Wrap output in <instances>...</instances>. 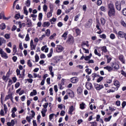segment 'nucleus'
I'll return each instance as SVG.
<instances>
[{
  "instance_id": "nucleus-31",
  "label": "nucleus",
  "mask_w": 126,
  "mask_h": 126,
  "mask_svg": "<svg viewBox=\"0 0 126 126\" xmlns=\"http://www.w3.org/2000/svg\"><path fill=\"white\" fill-rule=\"evenodd\" d=\"M3 107H4V111L5 112V114H6V113H7V106H6V104H3Z\"/></svg>"
},
{
  "instance_id": "nucleus-7",
  "label": "nucleus",
  "mask_w": 126,
  "mask_h": 126,
  "mask_svg": "<svg viewBox=\"0 0 126 126\" xmlns=\"http://www.w3.org/2000/svg\"><path fill=\"white\" fill-rule=\"evenodd\" d=\"M86 87L88 90H91L92 89V87H93V86L91 83L86 82Z\"/></svg>"
},
{
  "instance_id": "nucleus-11",
  "label": "nucleus",
  "mask_w": 126,
  "mask_h": 126,
  "mask_svg": "<svg viewBox=\"0 0 126 126\" xmlns=\"http://www.w3.org/2000/svg\"><path fill=\"white\" fill-rule=\"evenodd\" d=\"M72 83H76L78 82V78L76 77H73L70 79Z\"/></svg>"
},
{
  "instance_id": "nucleus-32",
  "label": "nucleus",
  "mask_w": 126,
  "mask_h": 126,
  "mask_svg": "<svg viewBox=\"0 0 126 126\" xmlns=\"http://www.w3.org/2000/svg\"><path fill=\"white\" fill-rule=\"evenodd\" d=\"M105 57L107 59V63H110V62H111V61H112V58L109 57V56H108V55L105 56Z\"/></svg>"
},
{
  "instance_id": "nucleus-35",
  "label": "nucleus",
  "mask_w": 126,
  "mask_h": 126,
  "mask_svg": "<svg viewBox=\"0 0 126 126\" xmlns=\"http://www.w3.org/2000/svg\"><path fill=\"white\" fill-rule=\"evenodd\" d=\"M111 119H112V116H109L108 118H105L104 121L105 122H110V121H111Z\"/></svg>"
},
{
  "instance_id": "nucleus-64",
  "label": "nucleus",
  "mask_w": 126,
  "mask_h": 126,
  "mask_svg": "<svg viewBox=\"0 0 126 126\" xmlns=\"http://www.w3.org/2000/svg\"><path fill=\"white\" fill-rule=\"evenodd\" d=\"M35 48H36V46H35L34 44L31 45V48L32 50H35Z\"/></svg>"
},
{
  "instance_id": "nucleus-56",
  "label": "nucleus",
  "mask_w": 126,
  "mask_h": 126,
  "mask_svg": "<svg viewBox=\"0 0 126 126\" xmlns=\"http://www.w3.org/2000/svg\"><path fill=\"white\" fill-rule=\"evenodd\" d=\"M103 77H100L99 78L97 79V82H101L102 80H103Z\"/></svg>"
},
{
  "instance_id": "nucleus-61",
  "label": "nucleus",
  "mask_w": 126,
  "mask_h": 126,
  "mask_svg": "<svg viewBox=\"0 0 126 126\" xmlns=\"http://www.w3.org/2000/svg\"><path fill=\"white\" fill-rule=\"evenodd\" d=\"M0 115L1 116H4V111H3V109H1L0 112Z\"/></svg>"
},
{
  "instance_id": "nucleus-13",
  "label": "nucleus",
  "mask_w": 126,
  "mask_h": 126,
  "mask_svg": "<svg viewBox=\"0 0 126 126\" xmlns=\"http://www.w3.org/2000/svg\"><path fill=\"white\" fill-rule=\"evenodd\" d=\"M126 34V33H125L124 32L122 31H120L118 32V36L120 38H124Z\"/></svg>"
},
{
  "instance_id": "nucleus-63",
  "label": "nucleus",
  "mask_w": 126,
  "mask_h": 126,
  "mask_svg": "<svg viewBox=\"0 0 126 126\" xmlns=\"http://www.w3.org/2000/svg\"><path fill=\"white\" fill-rule=\"evenodd\" d=\"M62 13V10L58 9L57 10V15H61V14Z\"/></svg>"
},
{
  "instance_id": "nucleus-1",
  "label": "nucleus",
  "mask_w": 126,
  "mask_h": 126,
  "mask_svg": "<svg viewBox=\"0 0 126 126\" xmlns=\"http://www.w3.org/2000/svg\"><path fill=\"white\" fill-rule=\"evenodd\" d=\"M108 13L109 17H112V16H116V9H113L109 10Z\"/></svg>"
},
{
  "instance_id": "nucleus-42",
  "label": "nucleus",
  "mask_w": 126,
  "mask_h": 126,
  "mask_svg": "<svg viewBox=\"0 0 126 126\" xmlns=\"http://www.w3.org/2000/svg\"><path fill=\"white\" fill-rule=\"evenodd\" d=\"M122 13H123V15H124V16H126V8H124L122 10Z\"/></svg>"
},
{
  "instance_id": "nucleus-40",
  "label": "nucleus",
  "mask_w": 126,
  "mask_h": 126,
  "mask_svg": "<svg viewBox=\"0 0 126 126\" xmlns=\"http://www.w3.org/2000/svg\"><path fill=\"white\" fill-rule=\"evenodd\" d=\"M94 54H95V55H96L97 56H98V57H101V54L98 53V51H97V49L94 50Z\"/></svg>"
},
{
  "instance_id": "nucleus-18",
  "label": "nucleus",
  "mask_w": 126,
  "mask_h": 126,
  "mask_svg": "<svg viewBox=\"0 0 126 126\" xmlns=\"http://www.w3.org/2000/svg\"><path fill=\"white\" fill-rule=\"evenodd\" d=\"M27 25H28V27H31V26H32V23L31 22V20L27 18Z\"/></svg>"
},
{
  "instance_id": "nucleus-10",
  "label": "nucleus",
  "mask_w": 126,
  "mask_h": 126,
  "mask_svg": "<svg viewBox=\"0 0 126 126\" xmlns=\"http://www.w3.org/2000/svg\"><path fill=\"white\" fill-rule=\"evenodd\" d=\"M111 66H112L113 68H114L115 70H118V69L120 68V66L118 65V63H113L112 65H111Z\"/></svg>"
},
{
  "instance_id": "nucleus-12",
  "label": "nucleus",
  "mask_w": 126,
  "mask_h": 126,
  "mask_svg": "<svg viewBox=\"0 0 126 126\" xmlns=\"http://www.w3.org/2000/svg\"><path fill=\"white\" fill-rule=\"evenodd\" d=\"M75 110V107H73V105H72L69 108L68 113L70 115H72V112Z\"/></svg>"
},
{
  "instance_id": "nucleus-45",
  "label": "nucleus",
  "mask_w": 126,
  "mask_h": 126,
  "mask_svg": "<svg viewBox=\"0 0 126 126\" xmlns=\"http://www.w3.org/2000/svg\"><path fill=\"white\" fill-rule=\"evenodd\" d=\"M54 116H55V114L54 113H52L49 115V120L50 121H52V120L53 119V117H54Z\"/></svg>"
},
{
  "instance_id": "nucleus-21",
  "label": "nucleus",
  "mask_w": 126,
  "mask_h": 126,
  "mask_svg": "<svg viewBox=\"0 0 126 126\" xmlns=\"http://www.w3.org/2000/svg\"><path fill=\"white\" fill-rule=\"evenodd\" d=\"M50 22H45L42 24V26L43 27H49V26H50Z\"/></svg>"
},
{
  "instance_id": "nucleus-58",
  "label": "nucleus",
  "mask_w": 126,
  "mask_h": 126,
  "mask_svg": "<svg viewBox=\"0 0 126 126\" xmlns=\"http://www.w3.org/2000/svg\"><path fill=\"white\" fill-rule=\"evenodd\" d=\"M121 24L122 25V26H124V27H126V23L124 21H121Z\"/></svg>"
},
{
  "instance_id": "nucleus-41",
  "label": "nucleus",
  "mask_w": 126,
  "mask_h": 126,
  "mask_svg": "<svg viewBox=\"0 0 126 126\" xmlns=\"http://www.w3.org/2000/svg\"><path fill=\"white\" fill-rule=\"evenodd\" d=\"M38 17H39V21L42 20V18L43 17V14H42V13H40L38 15Z\"/></svg>"
},
{
  "instance_id": "nucleus-36",
  "label": "nucleus",
  "mask_w": 126,
  "mask_h": 126,
  "mask_svg": "<svg viewBox=\"0 0 126 126\" xmlns=\"http://www.w3.org/2000/svg\"><path fill=\"white\" fill-rule=\"evenodd\" d=\"M43 10L44 11L46 12L47 10H48V6L47 5L44 4L43 6Z\"/></svg>"
},
{
  "instance_id": "nucleus-9",
  "label": "nucleus",
  "mask_w": 126,
  "mask_h": 126,
  "mask_svg": "<svg viewBox=\"0 0 126 126\" xmlns=\"http://www.w3.org/2000/svg\"><path fill=\"white\" fill-rule=\"evenodd\" d=\"M114 84L117 87L115 88V90H116V91L118 90V89H119V88L120 86V82H119V81H118V80H114Z\"/></svg>"
},
{
  "instance_id": "nucleus-30",
  "label": "nucleus",
  "mask_w": 126,
  "mask_h": 126,
  "mask_svg": "<svg viewBox=\"0 0 126 126\" xmlns=\"http://www.w3.org/2000/svg\"><path fill=\"white\" fill-rule=\"evenodd\" d=\"M45 33H46V36H47V37H49L50 36V34H51V31H50L49 29H47Z\"/></svg>"
},
{
  "instance_id": "nucleus-8",
  "label": "nucleus",
  "mask_w": 126,
  "mask_h": 126,
  "mask_svg": "<svg viewBox=\"0 0 126 126\" xmlns=\"http://www.w3.org/2000/svg\"><path fill=\"white\" fill-rule=\"evenodd\" d=\"M94 88L96 89V90H101L102 89L104 88V86L102 85L97 84L94 85Z\"/></svg>"
},
{
  "instance_id": "nucleus-48",
  "label": "nucleus",
  "mask_w": 126,
  "mask_h": 126,
  "mask_svg": "<svg viewBox=\"0 0 126 126\" xmlns=\"http://www.w3.org/2000/svg\"><path fill=\"white\" fill-rule=\"evenodd\" d=\"M77 90L78 93H82V89L81 88V87H78Z\"/></svg>"
},
{
  "instance_id": "nucleus-43",
  "label": "nucleus",
  "mask_w": 126,
  "mask_h": 126,
  "mask_svg": "<svg viewBox=\"0 0 126 126\" xmlns=\"http://www.w3.org/2000/svg\"><path fill=\"white\" fill-rule=\"evenodd\" d=\"M100 10H101V11H106V10H107V9L106 8V7H105V6H101L100 7Z\"/></svg>"
},
{
  "instance_id": "nucleus-2",
  "label": "nucleus",
  "mask_w": 126,
  "mask_h": 126,
  "mask_svg": "<svg viewBox=\"0 0 126 126\" xmlns=\"http://www.w3.org/2000/svg\"><path fill=\"white\" fill-rule=\"evenodd\" d=\"M115 8H116L117 10H118V11H121L122 9V6L121 4H120V2H119V1H116Z\"/></svg>"
},
{
  "instance_id": "nucleus-50",
  "label": "nucleus",
  "mask_w": 126,
  "mask_h": 126,
  "mask_svg": "<svg viewBox=\"0 0 126 126\" xmlns=\"http://www.w3.org/2000/svg\"><path fill=\"white\" fill-rule=\"evenodd\" d=\"M56 35H57V34L56 33H53V35H52L50 36V37H49L50 39H54V37H56Z\"/></svg>"
},
{
  "instance_id": "nucleus-55",
  "label": "nucleus",
  "mask_w": 126,
  "mask_h": 126,
  "mask_svg": "<svg viewBox=\"0 0 126 126\" xmlns=\"http://www.w3.org/2000/svg\"><path fill=\"white\" fill-rule=\"evenodd\" d=\"M4 37L6 38V39H9L10 38V35L8 34H5L4 35Z\"/></svg>"
},
{
  "instance_id": "nucleus-17",
  "label": "nucleus",
  "mask_w": 126,
  "mask_h": 126,
  "mask_svg": "<svg viewBox=\"0 0 126 126\" xmlns=\"http://www.w3.org/2000/svg\"><path fill=\"white\" fill-rule=\"evenodd\" d=\"M108 8L109 9V10L115 9L114 4L112 3H110L108 5Z\"/></svg>"
},
{
  "instance_id": "nucleus-60",
  "label": "nucleus",
  "mask_w": 126,
  "mask_h": 126,
  "mask_svg": "<svg viewBox=\"0 0 126 126\" xmlns=\"http://www.w3.org/2000/svg\"><path fill=\"white\" fill-rule=\"evenodd\" d=\"M29 39H30V37H29V34H27L26 36L25 40L26 41H29Z\"/></svg>"
},
{
  "instance_id": "nucleus-23",
  "label": "nucleus",
  "mask_w": 126,
  "mask_h": 126,
  "mask_svg": "<svg viewBox=\"0 0 126 126\" xmlns=\"http://www.w3.org/2000/svg\"><path fill=\"white\" fill-rule=\"evenodd\" d=\"M11 98H12V94H9L5 96L4 101H6L7 100H8V99H11Z\"/></svg>"
},
{
  "instance_id": "nucleus-33",
  "label": "nucleus",
  "mask_w": 126,
  "mask_h": 126,
  "mask_svg": "<svg viewBox=\"0 0 126 126\" xmlns=\"http://www.w3.org/2000/svg\"><path fill=\"white\" fill-rule=\"evenodd\" d=\"M110 39H112V40H114V39H115L116 36L114 33H111L110 35Z\"/></svg>"
},
{
  "instance_id": "nucleus-16",
  "label": "nucleus",
  "mask_w": 126,
  "mask_h": 126,
  "mask_svg": "<svg viewBox=\"0 0 126 126\" xmlns=\"http://www.w3.org/2000/svg\"><path fill=\"white\" fill-rule=\"evenodd\" d=\"M15 125V122H14V120H12L11 121V122H7V126H13Z\"/></svg>"
},
{
  "instance_id": "nucleus-19",
  "label": "nucleus",
  "mask_w": 126,
  "mask_h": 126,
  "mask_svg": "<svg viewBox=\"0 0 126 126\" xmlns=\"http://www.w3.org/2000/svg\"><path fill=\"white\" fill-rule=\"evenodd\" d=\"M25 76V69H24L23 70V71L22 72V74H20V78H24Z\"/></svg>"
},
{
  "instance_id": "nucleus-59",
  "label": "nucleus",
  "mask_w": 126,
  "mask_h": 126,
  "mask_svg": "<svg viewBox=\"0 0 126 126\" xmlns=\"http://www.w3.org/2000/svg\"><path fill=\"white\" fill-rule=\"evenodd\" d=\"M96 3L97 5H101V4H102V0H98Z\"/></svg>"
},
{
  "instance_id": "nucleus-22",
  "label": "nucleus",
  "mask_w": 126,
  "mask_h": 126,
  "mask_svg": "<svg viewBox=\"0 0 126 126\" xmlns=\"http://www.w3.org/2000/svg\"><path fill=\"white\" fill-rule=\"evenodd\" d=\"M80 109L81 110H84L85 109V103L84 102H82L80 104Z\"/></svg>"
},
{
  "instance_id": "nucleus-44",
  "label": "nucleus",
  "mask_w": 126,
  "mask_h": 126,
  "mask_svg": "<svg viewBox=\"0 0 126 126\" xmlns=\"http://www.w3.org/2000/svg\"><path fill=\"white\" fill-rule=\"evenodd\" d=\"M35 62L37 63V62L39 61V56H38V54H36L35 56Z\"/></svg>"
},
{
  "instance_id": "nucleus-51",
  "label": "nucleus",
  "mask_w": 126,
  "mask_h": 126,
  "mask_svg": "<svg viewBox=\"0 0 126 126\" xmlns=\"http://www.w3.org/2000/svg\"><path fill=\"white\" fill-rule=\"evenodd\" d=\"M19 86H20V83L19 82H17L15 85V88H18Z\"/></svg>"
},
{
  "instance_id": "nucleus-39",
  "label": "nucleus",
  "mask_w": 126,
  "mask_h": 126,
  "mask_svg": "<svg viewBox=\"0 0 126 126\" xmlns=\"http://www.w3.org/2000/svg\"><path fill=\"white\" fill-rule=\"evenodd\" d=\"M86 72H87L88 74H91V72H92V71L91 70V69L87 68L86 69Z\"/></svg>"
},
{
  "instance_id": "nucleus-15",
  "label": "nucleus",
  "mask_w": 126,
  "mask_h": 126,
  "mask_svg": "<svg viewBox=\"0 0 126 126\" xmlns=\"http://www.w3.org/2000/svg\"><path fill=\"white\" fill-rule=\"evenodd\" d=\"M5 43H6V40L3 37H0V46H1L2 44H5Z\"/></svg>"
},
{
  "instance_id": "nucleus-14",
  "label": "nucleus",
  "mask_w": 126,
  "mask_h": 126,
  "mask_svg": "<svg viewBox=\"0 0 126 126\" xmlns=\"http://www.w3.org/2000/svg\"><path fill=\"white\" fill-rule=\"evenodd\" d=\"M119 60L123 63H126V60H125V57L123 55H121L119 57Z\"/></svg>"
},
{
  "instance_id": "nucleus-6",
  "label": "nucleus",
  "mask_w": 126,
  "mask_h": 126,
  "mask_svg": "<svg viewBox=\"0 0 126 126\" xmlns=\"http://www.w3.org/2000/svg\"><path fill=\"white\" fill-rule=\"evenodd\" d=\"M63 51V47L62 45H57L56 47V52L57 53H61Z\"/></svg>"
},
{
  "instance_id": "nucleus-62",
  "label": "nucleus",
  "mask_w": 126,
  "mask_h": 126,
  "mask_svg": "<svg viewBox=\"0 0 126 126\" xmlns=\"http://www.w3.org/2000/svg\"><path fill=\"white\" fill-rule=\"evenodd\" d=\"M46 58V55L44 54H41L40 55V59H45Z\"/></svg>"
},
{
  "instance_id": "nucleus-49",
  "label": "nucleus",
  "mask_w": 126,
  "mask_h": 126,
  "mask_svg": "<svg viewBox=\"0 0 126 126\" xmlns=\"http://www.w3.org/2000/svg\"><path fill=\"white\" fill-rule=\"evenodd\" d=\"M13 52L14 54H16V46L15 45H14L13 46Z\"/></svg>"
},
{
  "instance_id": "nucleus-28",
  "label": "nucleus",
  "mask_w": 126,
  "mask_h": 126,
  "mask_svg": "<svg viewBox=\"0 0 126 126\" xmlns=\"http://www.w3.org/2000/svg\"><path fill=\"white\" fill-rule=\"evenodd\" d=\"M0 29H1V30L5 29V24L4 23H2L0 25Z\"/></svg>"
},
{
  "instance_id": "nucleus-34",
  "label": "nucleus",
  "mask_w": 126,
  "mask_h": 126,
  "mask_svg": "<svg viewBox=\"0 0 126 126\" xmlns=\"http://www.w3.org/2000/svg\"><path fill=\"white\" fill-rule=\"evenodd\" d=\"M26 6H28V7L30 6V5L31 4L30 0H27L26 2Z\"/></svg>"
},
{
  "instance_id": "nucleus-46",
  "label": "nucleus",
  "mask_w": 126,
  "mask_h": 126,
  "mask_svg": "<svg viewBox=\"0 0 126 126\" xmlns=\"http://www.w3.org/2000/svg\"><path fill=\"white\" fill-rule=\"evenodd\" d=\"M75 32L77 35H79V34H80V30H79V29H76L75 30Z\"/></svg>"
},
{
  "instance_id": "nucleus-57",
  "label": "nucleus",
  "mask_w": 126,
  "mask_h": 126,
  "mask_svg": "<svg viewBox=\"0 0 126 126\" xmlns=\"http://www.w3.org/2000/svg\"><path fill=\"white\" fill-rule=\"evenodd\" d=\"M126 102L123 101L122 103V106L123 109H124V108H125V107H126Z\"/></svg>"
},
{
  "instance_id": "nucleus-29",
  "label": "nucleus",
  "mask_w": 126,
  "mask_h": 126,
  "mask_svg": "<svg viewBox=\"0 0 126 126\" xmlns=\"http://www.w3.org/2000/svg\"><path fill=\"white\" fill-rule=\"evenodd\" d=\"M100 21L102 25H104L105 23H106V20H105V19H104L103 18H101L100 19Z\"/></svg>"
},
{
  "instance_id": "nucleus-47",
  "label": "nucleus",
  "mask_w": 126,
  "mask_h": 126,
  "mask_svg": "<svg viewBox=\"0 0 126 126\" xmlns=\"http://www.w3.org/2000/svg\"><path fill=\"white\" fill-rule=\"evenodd\" d=\"M51 16H52V12L50 11V12L47 13V18H50L51 17Z\"/></svg>"
},
{
  "instance_id": "nucleus-24",
  "label": "nucleus",
  "mask_w": 126,
  "mask_h": 126,
  "mask_svg": "<svg viewBox=\"0 0 126 126\" xmlns=\"http://www.w3.org/2000/svg\"><path fill=\"white\" fill-rule=\"evenodd\" d=\"M101 51L103 52V53H107V52H108V50H107V47L105 46H104L103 47H101Z\"/></svg>"
},
{
  "instance_id": "nucleus-53",
  "label": "nucleus",
  "mask_w": 126,
  "mask_h": 126,
  "mask_svg": "<svg viewBox=\"0 0 126 126\" xmlns=\"http://www.w3.org/2000/svg\"><path fill=\"white\" fill-rule=\"evenodd\" d=\"M120 5H124L126 3V1L124 0H122L121 2H119Z\"/></svg>"
},
{
  "instance_id": "nucleus-20",
  "label": "nucleus",
  "mask_w": 126,
  "mask_h": 126,
  "mask_svg": "<svg viewBox=\"0 0 126 126\" xmlns=\"http://www.w3.org/2000/svg\"><path fill=\"white\" fill-rule=\"evenodd\" d=\"M104 69H107L108 71H112L113 70V68L111 66H107L104 67Z\"/></svg>"
},
{
  "instance_id": "nucleus-25",
  "label": "nucleus",
  "mask_w": 126,
  "mask_h": 126,
  "mask_svg": "<svg viewBox=\"0 0 126 126\" xmlns=\"http://www.w3.org/2000/svg\"><path fill=\"white\" fill-rule=\"evenodd\" d=\"M37 95V91L36 90H33V92H32L30 94V96H35Z\"/></svg>"
},
{
  "instance_id": "nucleus-37",
  "label": "nucleus",
  "mask_w": 126,
  "mask_h": 126,
  "mask_svg": "<svg viewBox=\"0 0 126 126\" xmlns=\"http://www.w3.org/2000/svg\"><path fill=\"white\" fill-rule=\"evenodd\" d=\"M100 38H101V39H106L107 36H106V34H100L99 35Z\"/></svg>"
},
{
  "instance_id": "nucleus-26",
  "label": "nucleus",
  "mask_w": 126,
  "mask_h": 126,
  "mask_svg": "<svg viewBox=\"0 0 126 126\" xmlns=\"http://www.w3.org/2000/svg\"><path fill=\"white\" fill-rule=\"evenodd\" d=\"M68 33L67 32H65L63 35L62 36V38H64V40H66V38H67V34Z\"/></svg>"
},
{
  "instance_id": "nucleus-54",
  "label": "nucleus",
  "mask_w": 126,
  "mask_h": 126,
  "mask_svg": "<svg viewBox=\"0 0 126 126\" xmlns=\"http://www.w3.org/2000/svg\"><path fill=\"white\" fill-rule=\"evenodd\" d=\"M48 105H49L48 103H45V105H43V109H47L48 108Z\"/></svg>"
},
{
  "instance_id": "nucleus-52",
  "label": "nucleus",
  "mask_w": 126,
  "mask_h": 126,
  "mask_svg": "<svg viewBox=\"0 0 126 126\" xmlns=\"http://www.w3.org/2000/svg\"><path fill=\"white\" fill-rule=\"evenodd\" d=\"M82 44L87 46V47H89V44H88V41L83 42Z\"/></svg>"
},
{
  "instance_id": "nucleus-5",
  "label": "nucleus",
  "mask_w": 126,
  "mask_h": 126,
  "mask_svg": "<svg viewBox=\"0 0 126 126\" xmlns=\"http://www.w3.org/2000/svg\"><path fill=\"white\" fill-rule=\"evenodd\" d=\"M92 19H90L85 25L86 28H90L92 25Z\"/></svg>"
},
{
  "instance_id": "nucleus-27",
  "label": "nucleus",
  "mask_w": 126,
  "mask_h": 126,
  "mask_svg": "<svg viewBox=\"0 0 126 126\" xmlns=\"http://www.w3.org/2000/svg\"><path fill=\"white\" fill-rule=\"evenodd\" d=\"M53 55V48H51L50 53L47 55L48 58H51Z\"/></svg>"
},
{
  "instance_id": "nucleus-38",
  "label": "nucleus",
  "mask_w": 126,
  "mask_h": 126,
  "mask_svg": "<svg viewBox=\"0 0 126 126\" xmlns=\"http://www.w3.org/2000/svg\"><path fill=\"white\" fill-rule=\"evenodd\" d=\"M28 65L29 67H32V63H31V61H30V60L28 61Z\"/></svg>"
},
{
  "instance_id": "nucleus-3",
  "label": "nucleus",
  "mask_w": 126,
  "mask_h": 126,
  "mask_svg": "<svg viewBox=\"0 0 126 126\" xmlns=\"http://www.w3.org/2000/svg\"><path fill=\"white\" fill-rule=\"evenodd\" d=\"M0 54L1 55V57H2V58H3L4 59L8 58L7 54L5 52H4L1 49H0Z\"/></svg>"
},
{
  "instance_id": "nucleus-4",
  "label": "nucleus",
  "mask_w": 126,
  "mask_h": 126,
  "mask_svg": "<svg viewBox=\"0 0 126 126\" xmlns=\"http://www.w3.org/2000/svg\"><path fill=\"white\" fill-rule=\"evenodd\" d=\"M66 43L69 45H72L73 43H74V40L73 39V37L70 36L68 38V40H67Z\"/></svg>"
}]
</instances>
